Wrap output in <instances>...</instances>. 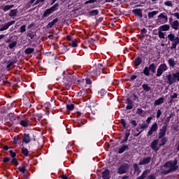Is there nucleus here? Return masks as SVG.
<instances>
[{"mask_svg": "<svg viewBox=\"0 0 179 179\" xmlns=\"http://www.w3.org/2000/svg\"><path fill=\"white\" fill-rule=\"evenodd\" d=\"M63 79L62 83L64 85L65 90H69L71 86H72L73 83L79 85L82 81L78 80V77L75 75L67 74L65 71L63 72Z\"/></svg>", "mask_w": 179, "mask_h": 179, "instance_id": "obj_1", "label": "nucleus"}, {"mask_svg": "<svg viewBox=\"0 0 179 179\" xmlns=\"http://www.w3.org/2000/svg\"><path fill=\"white\" fill-rule=\"evenodd\" d=\"M57 22H58V17L55 18V19L53 20L52 22H50L47 24V26H46L47 29H51V28H52V26H54V24H55V23H57Z\"/></svg>", "mask_w": 179, "mask_h": 179, "instance_id": "obj_27", "label": "nucleus"}, {"mask_svg": "<svg viewBox=\"0 0 179 179\" xmlns=\"http://www.w3.org/2000/svg\"><path fill=\"white\" fill-rule=\"evenodd\" d=\"M157 20H159V23L162 24H164L169 22V17L167 16V13H162L157 16Z\"/></svg>", "mask_w": 179, "mask_h": 179, "instance_id": "obj_9", "label": "nucleus"}, {"mask_svg": "<svg viewBox=\"0 0 179 179\" xmlns=\"http://www.w3.org/2000/svg\"><path fill=\"white\" fill-rule=\"evenodd\" d=\"M143 113V110L141 108H137L136 114H138V115H141V114Z\"/></svg>", "mask_w": 179, "mask_h": 179, "instance_id": "obj_62", "label": "nucleus"}, {"mask_svg": "<svg viewBox=\"0 0 179 179\" xmlns=\"http://www.w3.org/2000/svg\"><path fill=\"white\" fill-rule=\"evenodd\" d=\"M19 124L21 125V127H24V128H27V127H29V120H22L19 121Z\"/></svg>", "mask_w": 179, "mask_h": 179, "instance_id": "obj_28", "label": "nucleus"}, {"mask_svg": "<svg viewBox=\"0 0 179 179\" xmlns=\"http://www.w3.org/2000/svg\"><path fill=\"white\" fill-rule=\"evenodd\" d=\"M164 80H166V83L170 86H171V85H174L176 82H179V72L166 75L165 78L164 77Z\"/></svg>", "mask_w": 179, "mask_h": 179, "instance_id": "obj_3", "label": "nucleus"}, {"mask_svg": "<svg viewBox=\"0 0 179 179\" xmlns=\"http://www.w3.org/2000/svg\"><path fill=\"white\" fill-rule=\"evenodd\" d=\"M167 141H169V138L167 137H162L161 138V143L159 144V148H162V146H164V145L167 143Z\"/></svg>", "mask_w": 179, "mask_h": 179, "instance_id": "obj_32", "label": "nucleus"}, {"mask_svg": "<svg viewBox=\"0 0 179 179\" xmlns=\"http://www.w3.org/2000/svg\"><path fill=\"white\" fill-rule=\"evenodd\" d=\"M162 115V110L160 109H158L157 111V118H160V116Z\"/></svg>", "mask_w": 179, "mask_h": 179, "instance_id": "obj_61", "label": "nucleus"}, {"mask_svg": "<svg viewBox=\"0 0 179 179\" xmlns=\"http://www.w3.org/2000/svg\"><path fill=\"white\" fill-rule=\"evenodd\" d=\"M21 150H22V155H24V156H25L26 157H27V156H29V150H27V148L23 147Z\"/></svg>", "mask_w": 179, "mask_h": 179, "instance_id": "obj_41", "label": "nucleus"}, {"mask_svg": "<svg viewBox=\"0 0 179 179\" xmlns=\"http://www.w3.org/2000/svg\"><path fill=\"white\" fill-rule=\"evenodd\" d=\"M157 129H159V125L157 122H155L152 124L150 130L148 131L147 136H152L153 132H157Z\"/></svg>", "mask_w": 179, "mask_h": 179, "instance_id": "obj_11", "label": "nucleus"}, {"mask_svg": "<svg viewBox=\"0 0 179 179\" xmlns=\"http://www.w3.org/2000/svg\"><path fill=\"white\" fill-rule=\"evenodd\" d=\"M52 14V11L50 9L48 8L47 10H45V11L43 13V15H42V18L44 19L45 17H48V15Z\"/></svg>", "mask_w": 179, "mask_h": 179, "instance_id": "obj_31", "label": "nucleus"}, {"mask_svg": "<svg viewBox=\"0 0 179 179\" xmlns=\"http://www.w3.org/2000/svg\"><path fill=\"white\" fill-rule=\"evenodd\" d=\"M166 71H169V66H167V64H166V63L161 64L157 69L156 78H160V76H162V75H163V73Z\"/></svg>", "mask_w": 179, "mask_h": 179, "instance_id": "obj_6", "label": "nucleus"}, {"mask_svg": "<svg viewBox=\"0 0 179 179\" xmlns=\"http://www.w3.org/2000/svg\"><path fill=\"white\" fill-rule=\"evenodd\" d=\"M164 103V97H160L158 99L155 100L154 102V106H160V104H163Z\"/></svg>", "mask_w": 179, "mask_h": 179, "instance_id": "obj_25", "label": "nucleus"}, {"mask_svg": "<svg viewBox=\"0 0 179 179\" xmlns=\"http://www.w3.org/2000/svg\"><path fill=\"white\" fill-rule=\"evenodd\" d=\"M167 38L169 40V43H171V46L170 48L171 50H177V45L179 44V37L176 36V34L173 33H170L167 36Z\"/></svg>", "mask_w": 179, "mask_h": 179, "instance_id": "obj_4", "label": "nucleus"}, {"mask_svg": "<svg viewBox=\"0 0 179 179\" xmlns=\"http://www.w3.org/2000/svg\"><path fill=\"white\" fill-rule=\"evenodd\" d=\"M149 124H143L140 127V129H146L147 128H148Z\"/></svg>", "mask_w": 179, "mask_h": 179, "instance_id": "obj_59", "label": "nucleus"}, {"mask_svg": "<svg viewBox=\"0 0 179 179\" xmlns=\"http://www.w3.org/2000/svg\"><path fill=\"white\" fill-rule=\"evenodd\" d=\"M15 5H6L3 7V12H8V10H10L12 8H14Z\"/></svg>", "mask_w": 179, "mask_h": 179, "instance_id": "obj_36", "label": "nucleus"}, {"mask_svg": "<svg viewBox=\"0 0 179 179\" xmlns=\"http://www.w3.org/2000/svg\"><path fill=\"white\" fill-rule=\"evenodd\" d=\"M142 87L145 93H148V92H150L152 90V87L149 86V84H143Z\"/></svg>", "mask_w": 179, "mask_h": 179, "instance_id": "obj_26", "label": "nucleus"}, {"mask_svg": "<svg viewBox=\"0 0 179 179\" xmlns=\"http://www.w3.org/2000/svg\"><path fill=\"white\" fill-rule=\"evenodd\" d=\"M178 160L177 159H175L173 160H169L164 164V167L169 169L168 170L163 171L162 172V174H164V176H167V174H170V173H173L174 171H177L178 170Z\"/></svg>", "mask_w": 179, "mask_h": 179, "instance_id": "obj_2", "label": "nucleus"}, {"mask_svg": "<svg viewBox=\"0 0 179 179\" xmlns=\"http://www.w3.org/2000/svg\"><path fill=\"white\" fill-rule=\"evenodd\" d=\"M128 170H129V164L124 163L117 169V174H126L128 173Z\"/></svg>", "mask_w": 179, "mask_h": 179, "instance_id": "obj_8", "label": "nucleus"}, {"mask_svg": "<svg viewBox=\"0 0 179 179\" xmlns=\"http://www.w3.org/2000/svg\"><path fill=\"white\" fill-rule=\"evenodd\" d=\"M71 45L73 48H76L78 47V41L76 40L72 41Z\"/></svg>", "mask_w": 179, "mask_h": 179, "instance_id": "obj_49", "label": "nucleus"}, {"mask_svg": "<svg viewBox=\"0 0 179 179\" xmlns=\"http://www.w3.org/2000/svg\"><path fill=\"white\" fill-rule=\"evenodd\" d=\"M19 141H20V137H19V136H15L13 138L14 145H17Z\"/></svg>", "mask_w": 179, "mask_h": 179, "instance_id": "obj_45", "label": "nucleus"}, {"mask_svg": "<svg viewBox=\"0 0 179 179\" xmlns=\"http://www.w3.org/2000/svg\"><path fill=\"white\" fill-rule=\"evenodd\" d=\"M17 15V9H13V10H10L9 16L10 17H13L15 16H16Z\"/></svg>", "mask_w": 179, "mask_h": 179, "instance_id": "obj_40", "label": "nucleus"}, {"mask_svg": "<svg viewBox=\"0 0 179 179\" xmlns=\"http://www.w3.org/2000/svg\"><path fill=\"white\" fill-rule=\"evenodd\" d=\"M166 6H173V2L171 1H166L164 2Z\"/></svg>", "mask_w": 179, "mask_h": 179, "instance_id": "obj_58", "label": "nucleus"}, {"mask_svg": "<svg viewBox=\"0 0 179 179\" xmlns=\"http://www.w3.org/2000/svg\"><path fill=\"white\" fill-rule=\"evenodd\" d=\"M8 117L10 120V121H11V122H13V124H19V116H17L16 115H15V113H8Z\"/></svg>", "mask_w": 179, "mask_h": 179, "instance_id": "obj_12", "label": "nucleus"}, {"mask_svg": "<svg viewBox=\"0 0 179 179\" xmlns=\"http://www.w3.org/2000/svg\"><path fill=\"white\" fill-rule=\"evenodd\" d=\"M22 142L24 143H26V145H27V143H30L31 142V137H30L29 134H24Z\"/></svg>", "mask_w": 179, "mask_h": 179, "instance_id": "obj_18", "label": "nucleus"}, {"mask_svg": "<svg viewBox=\"0 0 179 179\" xmlns=\"http://www.w3.org/2000/svg\"><path fill=\"white\" fill-rule=\"evenodd\" d=\"M129 135H131V133L127 132L124 134V138L120 142L121 144L122 143H127L128 142V138H129Z\"/></svg>", "mask_w": 179, "mask_h": 179, "instance_id": "obj_34", "label": "nucleus"}, {"mask_svg": "<svg viewBox=\"0 0 179 179\" xmlns=\"http://www.w3.org/2000/svg\"><path fill=\"white\" fill-rule=\"evenodd\" d=\"M133 169H134V174H136V176H139L141 174V169H139V166L138 164H134L133 165Z\"/></svg>", "mask_w": 179, "mask_h": 179, "instance_id": "obj_22", "label": "nucleus"}, {"mask_svg": "<svg viewBox=\"0 0 179 179\" xmlns=\"http://www.w3.org/2000/svg\"><path fill=\"white\" fill-rule=\"evenodd\" d=\"M16 45H17V41H13L12 43H10L8 45V48H10V50H13V48H15V47H16Z\"/></svg>", "mask_w": 179, "mask_h": 179, "instance_id": "obj_43", "label": "nucleus"}, {"mask_svg": "<svg viewBox=\"0 0 179 179\" xmlns=\"http://www.w3.org/2000/svg\"><path fill=\"white\" fill-rule=\"evenodd\" d=\"M18 170L19 171H20V173H22V174H24V173H26V166H20L18 167Z\"/></svg>", "mask_w": 179, "mask_h": 179, "instance_id": "obj_51", "label": "nucleus"}, {"mask_svg": "<svg viewBox=\"0 0 179 179\" xmlns=\"http://www.w3.org/2000/svg\"><path fill=\"white\" fill-rule=\"evenodd\" d=\"M148 173H149V171H148V170L143 171L142 174L140 176H138V178H136V179H145V178H146V177H148Z\"/></svg>", "mask_w": 179, "mask_h": 179, "instance_id": "obj_30", "label": "nucleus"}, {"mask_svg": "<svg viewBox=\"0 0 179 179\" xmlns=\"http://www.w3.org/2000/svg\"><path fill=\"white\" fill-rule=\"evenodd\" d=\"M12 24H15V20H12L5 23L2 27L0 28V31H5V30H8Z\"/></svg>", "mask_w": 179, "mask_h": 179, "instance_id": "obj_14", "label": "nucleus"}, {"mask_svg": "<svg viewBox=\"0 0 179 179\" xmlns=\"http://www.w3.org/2000/svg\"><path fill=\"white\" fill-rule=\"evenodd\" d=\"M169 24L173 30H179V22L177 20H174L172 16L169 18Z\"/></svg>", "mask_w": 179, "mask_h": 179, "instance_id": "obj_7", "label": "nucleus"}, {"mask_svg": "<svg viewBox=\"0 0 179 179\" xmlns=\"http://www.w3.org/2000/svg\"><path fill=\"white\" fill-rule=\"evenodd\" d=\"M159 13L158 10H154L152 12L148 13V18L149 19H153V17H155V16H156V15H157Z\"/></svg>", "mask_w": 179, "mask_h": 179, "instance_id": "obj_33", "label": "nucleus"}, {"mask_svg": "<svg viewBox=\"0 0 179 179\" xmlns=\"http://www.w3.org/2000/svg\"><path fill=\"white\" fill-rule=\"evenodd\" d=\"M33 52H34V48H28L24 50V53L27 55H30V54H33Z\"/></svg>", "mask_w": 179, "mask_h": 179, "instance_id": "obj_37", "label": "nucleus"}, {"mask_svg": "<svg viewBox=\"0 0 179 179\" xmlns=\"http://www.w3.org/2000/svg\"><path fill=\"white\" fill-rule=\"evenodd\" d=\"M9 153H10V157H12L13 159H15V157H16V152H13V150H10L9 151Z\"/></svg>", "mask_w": 179, "mask_h": 179, "instance_id": "obj_56", "label": "nucleus"}, {"mask_svg": "<svg viewBox=\"0 0 179 179\" xmlns=\"http://www.w3.org/2000/svg\"><path fill=\"white\" fill-rule=\"evenodd\" d=\"M86 85H92V80L90 78H85Z\"/></svg>", "mask_w": 179, "mask_h": 179, "instance_id": "obj_64", "label": "nucleus"}, {"mask_svg": "<svg viewBox=\"0 0 179 179\" xmlns=\"http://www.w3.org/2000/svg\"><path fill=\"white\" fill-rule=\"evenodd\" d=\"M133 15L138 17H143V14L142 13V9L141 8H135L131 10Z\"/></svg>", "mask_w": 179, "mask_h": 179, "instance_id": "obj_16", "label": "nucleus"}, {"mask_svg": "<svg viewBox=\"0 0 179 179\" xmlns=\"http://www.w3.org/2000/svg\"><path fill=\"white\" fill-rule=\"evenodd\" d=\"M20 33H24V31H26V25H22L20 29Z\"/></svg>", "mask_w": 179, "mask_h": 179, "instance_id": "obj_55", "label": "nucleus"}, {"mask_svg": "<svg viewBox=\"0 0 179 179\" xmlns=\"http://www.w3.org/2000/svg\"><path fill=\"white\" fill-rule=\"evenodd\" d=\"M8 162H10V157H6L3 159V163H8Z\"/></svg>", "mask_w": 179, "mask_h": 179, "instance_id": "obj_60", "label": "nucleus"}, {"mask_svg": "<svg viewBox=\"0 0 179 179\" xmlns=\"http://www.w3.org/2000/svg\"><path fill=\"white\" fill-rule=\"evenodd\" d=\"M152 162V157H146L143 159V160H141L138 162L139 166H145V164H149Z\"/></svg>", "mask_w": 179, "mask_h": 179, "instance_id": "obj_15", "label": "nucleus"}, {"mask_svg": "<svg viewBox=\"0 0 179 179\" xmlns=\"http://www.w3.org/2000/svg\"><path fill=\"white\" fill-rule=\"evenodd\" d=\"M167 123H164V125L159 129L158 139H162V138L166 136V132H167Z\"/></svg>", "mask_w": 179, "mask_h": 179, "instance_id": "obj_10", "label": "nucleus"}, {"mask_svg": "<svg viewBox=\"0 0 179 179\" xmlns=\"http://www.w3.org/2000/svg\"><path fill=\"white\" fill-rule=\"evenodd\" d=\"M142 62H143L142 57L138 56V57L134 60V66H136V68H138V66H139V65H141V64H142Z\"/></svg>", "mask_w": 179, "mask_h": 179, "instance_id": "obj_20", "label": "nucleus"}, {"mask_svg": "<svg viewBox=\"0 0 179 179\" xmlns=\"http://www.w3.org/2000/svg\"><path fill=\"white\" fill-rule=\"evenodd\" d=\"M170 24H165L164 25H162L159 27L158 30H161L162 31H169V30H170Z\"/></svg>", "mask_w": 179, "mask_h": 179, "instance_id": "obj_23", "label": "nucleus"}, {"mask_svg": "<svg viewBox=\"0 0 179 179\" xmlns=\"http://www.w3.org/2000/svg\"><path fill=\"white\" fill-rule=\"evenodd\" d=\"M158 30H159V31H158V36L160 38H165L164 33H163V31H161L160 29H158Z\"/></svg>", "mask_w": 179, "mask_h": 179, "instance_id": "obj_53", "label": "nucleus"}, {"mask_svg": "<svg viewBox=\"0 0 179 179\" xmlns=\"http://www.w3.org/2000/svg\"><path fill=\"white\" fill-rule=\"evenodd\" d=\"M90 16H97L99 15V10H92L90 12Z\"/></svg>", "mask_w": 179, "mask_h": 179, "instance_id": "obj_44", "label": "nucleus"}, {"mask_svg": "<svg viewBox=\"0 0 179 179\" xmlns=\"http://www.w3.org/2000/svg\"><path fill=\"white\" fill-rule=\"evenodd\" d=\"M136 78H138L137 76L133 75L131 76L129 82H134V80H135V79H136Z\"/></svg>", "mask_w": 179, "mask_h": 179, "instance_id": "obj_63", "label": "nucleus"}, {"mask_svg": "<svg viewBox=\"0 0 179 179\" xmlns=\"http://www.w3.org/2000/svg\"><path fill=\"white\" fill-rule=\"evenodd\" d=\"M157 68V66H156V64L152 63L149 66H145L144 68L143 73L145 76H150V72L151 73H156Z\"/></svg>", "mask_w": 179, "mask_h": 179, "instance_id": "obj_5", "label": "nucleus"}, {"mask_svg": "<svg viewBox=\"0 0 179 179\" xmlns=\"http://www.w3.org/2000/svg\"><path fill=\"white\" fill-rule=\"evenodd\" d=\"M157 145H159V139H154L150 144V148L154 152L160 150V147H157Z\"/></svg>", "mask_w": 179, "mask_h": 179, "instance_id": "obj_13", "label": "nucleus"}, {"mask_svg": "<svg viewBox=\"0 0 179 179\" xmlns=\"http://www.w3.org/2000/svg\"><path fill=\"white\" fill-rule=\"evenodd\" d=\"M11 164H15V166H19V162L17 161V159L13 158L11 160Z\"/></svg>", "mask_w": 179, "mask_h": 179, "instance_id": "obj_52", "label": "nucleus"}, {"mask_svg": "<svg viewBox=\"0 0 179 179\" xmlns=\"http://www.w3.org/2000/svg\"><path fill=\"white\" fill-rule=\"evenodd\" d=\"M59 7V3H56L52 7L50 8L52 13H54L56 10H58V8Z\"/></svg>", "mask_w": 179, "mask_h": 179, "instance_id": "obj_35", "label": "nucleus"}, {"mask_svg": "<svg viewBox=\"0 0 179 179\" xmlns=\"http://www.w3.org/2000/svg\"><path fill=\"white\" fill-rule=\"evenodd\" d=\"M43 107L45 110H50L51 108V103L50 102H46L43 104Z\"/></svg>", "mask_w": 179, "mask_h": 179, "instance_id": "obj_47", "label": "nucleus"}, {"mask_svg": "<svg viewBox=\"0 0 179 179\" xmlns=\"http://www.w3.org/2000/svg\"><path fill=\"white\" fill-rule=\"evenodd\" d=\"M126 103L127 104L126 106V110H132L134 108V101L130 98H127Z\"/></svg>", "mask_w": 179, "mask_h": 179, "instance_id": "obj_17", "label": "nucleus"}, {"mask_svg": "<svg viewBox=\"0 0 179 179\" xmlns=\"http://www.w3.org/2000/svg\"><path fill=\"white\" fill-rule=\"evenodd\" d=\"M99 76H100V71H96V73H94V75L92 76V79L96 80V78H99Z\"/></svg>", "mask_w": 179, "mask_h": 179, "instance_id": "obj_50", "label": "nucleus"}, {"mask_svg": "<svg viewBox=\"0 0 179 179\" xmlns=\"http://www.w3.org/2000/svg\"><path fill=\"white\" fill-rule=\"evenodd\" d=\"M87 92L85 91V89H83L80 92H78V97H85L86 96Z\"/></svg>", "mask_w": 179, "mask_h": 179, "instance_id": "obj_38", "label": "nucleus"}, {"mask_svg": "<svg viewBox=\"0 0 179 179\" xmlns=\"http://www.w3.org/2000/svg\"><path fill=\"white\" fill-rule=\"evenodd\" d=\"M146 33H148V29H146V28H143L141 30V36H143V37H145V34H146Z\"/></svg>", "mask_w": 179, "mask_h": 179, "instance_id": "obj_57", "label": "nucleus"}, {"mask_svg": "<svg viewBox=\"0 0 179 179\" xmlns=\"http://www.w3.org/2000/svg\"><path fill=\"white\" fill-rule=\"evenodd\" d=\"M129 149V145L123 144L121 145V148L117 151V153L119 155H122V153H124L125 150H128Z\"/></svg>", "mask_w": 179, "mask_h": 179, "instance_id": "obj_19", "label": "nucleus"}, {"mask_svg": "<svg viewBox=\"0 0 179 179\" xmlns=\"http://www.w3.org/2000/svg\"><path fill=\"white\" fill-rule=\"evenodd\" d=\"M66 108L68 111H72V110L75 108V105H73V103H71L70 105L69 104L66 106Z\"/></svg>", "mask_w": 179, "mask_h": 179, "instance_id": "obj_48", "label": "nucleus"}, {"mask_svg": "<svg viewBox=\"0 0 179 179\" xmlns=\"http://www.w3.org/2000/svg\"><path fill=\"white\" fill-rule=\"evenodd\" d=\"M120 124H122L123 128L127 129V121H125V119H121Z\"/></svg>", "mask_w": 179, "mask_h": 179, "instance_id": "obj_54", "label": "nucleus"}, {"mask_svg": "<svg viewBox=\"0 0 179 179\" xmlns=\"http://www.w3.org/2000/svg\"><path fill=\"white\" fill-rule=\"evenodd\" d=\"M17 59H15V60H8L7 62V66H6V68L7 69H9V68H10L13 65H15V64H17Z\"/></svg>", "mask_w": 179, "mask_h": 179, "instance_id": "obj_29", "label": "nucleus"}, {"mask_svg": "<svg viewBox=\"0 0 179 179\" xmlns=\"http://www.w3.org/2000/svg\"><path fill=\"white\" fill-rule=\"evenodd\" d=\"M34 117H37L38 122H40L41 121V119L43 117V113H35L34 114Z\"/></svg>", "mask_w": 179, "mask_h": 179, "instance_id": "obj_42", "label": "nucleus"}, {"mask_svg": "<svg viewBox=\"0 0 179 179\" xmlns=\"http://www.w3.org/2000/svg\"><path fill=\"white\" fill-rule=\"evenodd\" d=\"M129 122H130V124H131V127H133V128H135V127H136V125H138V122H136V120L130 119Z\"/></svg>", "mask_w": 179, "mask_h": 179, "instance_id": "obj_46", "label": "nucleus"}, {"mask_svg": "<svg viewBox=\"0 0 179 179\" xmlns=\"http://www.w3.org/2000/svg\"><path fill=\"white\" fill-rule=\"evenodd\" d=\"M168 65L170 68H175L177 65V62L175 61L174 57L169 58L168 59Z\"/></svg>", "mask_w": 179, "mask_h": 179, "instance_id": "obj_21", "label": "nucleus"}, {"mask_svg": "<svg viewBox=\"0 0 179 179\" xmlns=\"http://www.w3.org/2000/svg\"><path fill=\"white\" fill-rule=\"evenodd\" d=\"M130 97H131V99H133L134 101H136V103H139V101H141L139 100V97H138V96H136V94H135V93L131 94Z\"/></svg>", "mask_w": 179, "mask_h": 179, "instance_id": "obj_39", "label": "nucleus"}, {"mask_svg": "<svg viewBox=\"0 0 179 179\" xmlns=\"http://www.w3.org/2000/svg\"><path fill=\"white\" fill-rule=\"evenodd\" d=\"M102 179H110V170L105 169L102 172Z\"/></svg>", "mask_w": 179, "mask_h": 179, "instance_id": "obj_24", "label": "nucleus"}]
</instances>
